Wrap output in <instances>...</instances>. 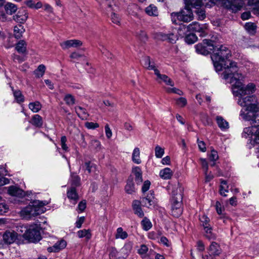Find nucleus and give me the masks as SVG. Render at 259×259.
I'll use <instances>...</instances> for the list:
<instances>
[{
	"label": "nucleus",
	"instance_id": "39",
	"mask_svg": "<svg viewBox=\"0 0 259 259\" xmlns=\"http://www.w3.org/2000/svg\"><path fill=\"white\" fill-rule=\"evenodd\" d=\"M71 187H78L80 185V179L78 176L76 174H72L71 175Z\"/></svg>",
	"mask_w": 259,
	"mask_h": 259
},
{
	"label": "nucleus",
	"instance_id": "16",
	"mask_svg": "<svg viewBox=\"0 0 259 259\" xmlns=\"http://www.w3.org/2000/svg\"><path fill=\"white\" fill-rule=\"evenodd\" d=\"M222 252L220 245L215 242H212L209 248V255L211 256L219 255Z\"/></svg>",
	"mask_w": 259,
	"mask_h": 259
},
{
	"label": "nucleus",
	"instance_id": "30",
	"mask_svg": "<svg viewBox=\"0 0 259 259\" xmlns=\"http://www.w3.org/2000/svg\"><path fill=\"white\" fill-rule=\"evenodd\" d=\"M25 31V29L23 26L19 25L18 26H16L14 28V35L16 38L19 39L22 36L23 33Z\"/></svg>",
	"mask_w": 259,
	"mask_h": 259
},
{
	"label": "nucleus",
	"instance_id": "36",
	"mask_svg": "<svg viewBox=\"0 0 259 259\" xmlns=\"http://www.w3.org/2000/svg\"><path fill=\"white\" fill-rule=\"evenodd\" d=\"M245 30L250 34H254L256 32V26L253 23H246L244 26Z\"/></svg>",
	"mask_w": 259,
	"mask_h": 259
},
{
	"label": "nucleus",
	"instance_id": "64",
	"mask_svg": "<svg viewBox=\"0 0 259 259\" xmlns=\"http://www.w3.org/2000/svg\"><path fill=\"white\" fill-rule=\"evenodd\" d=\"M12 58L14 61L18 62V63H21L24 61V59L23 57H22L19 55H16L14 54L12 56Z\"/></svg>",
	"mask_w": 259,
	"mask_h": 259
},
{
	"label": "nucleus",
	"instance_id": "12",
	"mask_svg": "<svg viewBox=\"0 0 259 259\" xmlns=\"http://www.w3.org/2000/svg\"><path fill=\"white\" fill-rule=\"evenodd\" d=\"M155 74L157 76L156 79L158 82H161L162 81L164 82L166 85H168L171 87L174 85V83L172 80L167 75L161 74L159 70H155Z\"/></svg>",
	"mask_w": 259,
	"mask_h": 259
},
{
	"label": "nucleus",
	"instance_id": "4",
	"mask_svg": "<svg viewBox=\"0 0 259 259\" xmlns=\"http://www.w3.org/2000/svg\"><path fill=\"white\" fill-rule=\"evenodd\" d=\"M39 226L35 224L29 225L26 234H23V238L31 242L39 241L41 239Z\"/></svg>",
	"mask_w": 259,
	"mask_h": 259
},
{
	"label": "nucleus",
	"instance_id": "35",
	"mask_svg": "<svg viewBox=\"0 0 259 259\" xmlns=\"http://www.w3.org/2000/svg\"><path fill=\"white\" fill-rule=\"evenodd\" d=\"M185 5L194 8L201 7L203 5V0H185Z\"/></svg>",
	"mask_w": 259,
	"mask_h": 259
},
{
	"label": "nucleus",
	"instance_id": "42",
	"mask_svg": "<svg viewBox=\"0 0 259 259\" xmlns=\"http://www.w3.org/2000/svg\"><path fill=\"white\" fill-rule=\"evenodd\" d=\"M45 66L42 64H41L39 65L38 66L37 68L34 71V74L37 77L39 78L44 75L45 72Z\"/></svg>",
	"mask_w": 259,
	"mask_h": 259
},
{
	"label": "nucleus",
	"instance_id": "2",
	"mask_svg": "<svg viewBox=\"0 0 259 259\" xmlns=\"http://www.w3.org/2000/svg\"><path fill=\"white\" fill-rule=\"evenodd\" d=\"M244 96H237L239 97L238 104L245 108V111L241 110L240 116L244 120L250 121L253 125L244 128L242 137L250 138L252 144H259V102L254 95Z\"/></svg>",
	"mask_w": 259,
	"mask_h": 259
},
{
	"label": "nucleus",
	"instance_id": "7",
	"mask_svg": "<svg viewBox=\"0 0 259 259\" xmlns=\"http://www.w3.org/2000/svg\"><path fill=\"white\" fill-rule=\"evenodd\" d=\"M200 221L205 231V236L209 240L214 239L216 235L212 232V228L209 224L210 220L206 215L200 218Z\"/></svg>",
	"mask_w": 259,
	"mask_h": 259
},
{
	"label": "nucleus",
	"instance_id": "47",
	"mask_svg": "<svg viewBox=\"0 0 259 259\" xmlns=\"http://www.w3.org/2000/svg\"><path fill=\"white\" fill-rule=\"evenodd\" d=\"M14 96L18 103L23 102L24 100V97L22 93L19 90L14 91L13 92Z\"/></svg>",
	"mask_w": 259,
	"mask_h": 259
},
{
	"label": "nucleus",
	"instance_id": "24",
	"mask_svg": "<svg viewBox=\"0 0 259 259\" xmlns=\"http://www.w3.org/2000/svg\"><path fill=\"white\" fill-rule=\"evenodd\" d=\"M27 44L24 40H19L16 45V50L20 54H25L26 52Z\"/></svg>",
	"mask_w": 259,
	"mask_h": 259
},
{
	"label": "nucleus",
	"instance_id": "25",
	"mask_svg": "<svg viewBox=\"0 0 259 259\" xmlns=\"http://www.w3.org/2000/svg\"><path fill=\"white\" fill-rule=\"evenodd\" d=\"M132 159L133 162L137 164H139L142 162L140 158V150L139 148L136 147L133 150Z\"/></svg>",
	"mask_w": 259,
	"mask_h": 259
},
{
	"label": "nucleus",
	"instance_id": "14",
	"mask_svg": "<svg viewBox=\"0 0 259 259\" xmlns=\"http://www.w3.org/2000/svg\"><path fill=\"white\" fill-rule=\"evenodd\" d=\"M154 198L153 192L150 191L147 197L143 198L140 202L143 204L144 206L149 208L154 204Z\"/></svg>",
	"mask_w": 259,
	"mask_h": 259
},
{
	"label": "nucleus",
	"instance_id": "52",
	"mask_svg": "<svg viewBox=\"0 0 259 259\" xmlns=\"http://www.w3.org/2000/svg\"><path fill=\"white\" fill-rule=\"evenodd\" d=\"M86 169L89 173L94 172L96 170V167L95 164L92 163L90 161L86 162L85 163Z\"/></svg>",
	"mask_w": 259,
	"mask_h": 259
},
{
	"label": "nucleus",
	"instance_id": "61",
	"mask_svg": "<svg viewBox=\"0 0 259 259\" xmlns=\"http://www.w3.org/2000/svg\"><path fill=\"white\" fill-rule=\"evenodd\" d=\"M9 210L8 206L4 203H0V213L3 214L8 212Z\"/></svg>",
	"mask_w": 259,
	"mask_h": 259
},
{
	"label": "nucleus",
	"instance_id": "34",
	"mask_svg": "<svg viewBox=\"0 0 259 259\" xmlns=\"http://www.w3.org/2000/svg\"><path fill=\"white\" fill-rule=\"evenodd\" d=\"M228 186L227 185V181L221 180V185L220 187V193L222 196L224 197L227 196L226 193L228 192Z\"/></svg>",
	"mask_w": 259,
	"mask_h": 259
},
{
	"label": "nucleus",
	"instance_id": "19",
	"mask_svg": "<svg viewBox=\"0 0 259 259\" xmlns=\"http://www.w3.org/2000/svg\"><path fill=\"white\" fill-rule=\"evenodd\" d=\"M67 197L71 200L74 201L73 203L75 204L78 200V195L76 192V189L74 187H71L67 191Z\"/></svg>",
	"mask_w": 259,
	"mask_h": 259
},
{
	"label": "nucleus",
	"instance_id": "45",
	"mask_svg": "<svg viewBox=\"0 0 259 259\" xmlns=\"http://www.w3.org/2000/svg\"><path fill=\"white\" fill-rule=\"evenodd\" d=\"M64 100L67 105L71 106L75 104V98L71 94H67L65 96Z\"/></svg>",
	"mask_w": 259,
	"mask_h": 259
},
{
	"label": "nucleus",
	"instance_id": "9",
	"mask_svg": "<svg viewBox=\"0 0 259 259\" xmlns=\"http://www.w3.org/2000/svg\"><path fill=\"white\" fill-rule=\"evenodd\" d=\"M82 45V42L78 39H70L60 42V45L63 50H67L70 48H77Z\"/></svg>",
	"mask_w": 259,
	"mask_h": 259
},
{
	"label": "nucleus",
	"instance_id": "44",
	"mask_svg": "<svg viewBox=\"0 0 259 259\" xmlns=\"http://www.w3.org/2000/svg\"><path fill=\"white\" fill-rule=\"evenodd\" d=\"M244 4V1L243 0H234V2L232 4V6H234L236 7L234 9H231V10L233 12H236L239 10Z\"/></svg>",
	"mask_w": 259,
	"mask_h": 259
},
{
	"label": "nucleus",
	"instance_id": "31",
	"mask_svg": "<svg viewBox=\"0 0 259 259\" xmlns=\"http://www.w3.org/2000/svg\"><path fill=\"white\" fill-rule=\"evenodd\" d=\"M9 194L12 196H20L23 195V191L15 186H10L8 189Z\"/></svg>",
	"mask_w": 259,
	"mask_h": 259
},
{
	"label": "nucleus",
	"instance_id": "32",
	"mask_svg": "<svg viewBox=\"0 0 259 259\" xmlns=\"http://www.w3.org/2000/svg\"><path fill=\"white\" fill-rule=\"evenodd\" d=\"M125 190L128 194H132L135 192V188L133 178H128L127 184L125 187Z\"/></svg>",
	"mask_w": 259,
	"mask_h": 259
},
{
	"label": "nucleus",
	"instance_id": "17",
	"mask_svg": "<svg viewBox=\"0 0 259 259\" xmlns=\"http://www.w3.org/2000/svg\"><path fill=\"white\" fill-rule=\"evenodd\" d=\"M132 173L135 176V181L138 184H141L143 181L142 172L139 166H135L132 168Z\"/></svg>",
	"mask_w": 259,
	"mask_h": 259
},
{
	"label": "nucleus",
	"instance_id": "49",
	"mask_svg": "<svg viewBox=\"0 0 259 259\" xmlns=\"http://www.w3.org/2000/svg\"><path fill=\"white\" fill-rule=\"evenodd\" d=\"M155 156L157 158H160L163 156L164 153V150L159 145H157L155 148Z\"/></svg>",
	"mask_w": 259,
	"mask_h": 259
},
{
	"label": "nucleus",
	"instance_id": "5",
	"mask_svg": "<svg viewBox=\"0 0 259 259\" xmlns=\"http://www.w3.org/2000/svg\"><path fill=\"white\" fill-rule=\"evenodd\" d=\"M172 20L177 18L178 20L185 22L191 21L193 19V14L190 8L186 5L185 7L179 12H174L171 14Z\"/></svg>",
	"mask_w": 259,
	"mask_h": 259
},
{
	"label": "nucleus",
	"instance_id": "23",
	"mask_svg": "<svg viewBox=\"0 0 259 259\" xmlns=\"http://www.w3.org/2000/svg\"><path fill=\"white\" fill-rule=\"evenodd\" d=\"M172 175V171L168 167L162 169L159 172L160 177L164 180H169L171 179Z\"/></svg>",
	"mask_w": 259,
	"mask_h": 259
},
{
	"label": "nucleus",
	"instance_id": "6",
	"mask_svg": "<svg viewBox=\"0 0 259 259\" xmlns=\"http://www.w3.org/2000/svg\"><path fill=\"white\" fill-rule=\"evenodd\" d=\"M195 47L197 53L203 55H208L210 51L215 49L213 41L207 39H204L202 43L196 45Z\"/></svg>",
	"mask_w": 259,
	"mask_h": 259
},
{
	"label": "nucleus",
	"instance_id": "15",
	"mask_svg": "<svg viewBox=\"0 0 259 259\" xmlns=\"http://www.w3.org/2000/svg\"><path fill=\"white\" fill-rule=\"evenodd\" d=\"M66 246V241L64 240H61L55 243L53 246L48 247L47 249L50 252H58L60 250L64 248Z\"/></svg>",
	"mask_w": 259,
	"mask_h": 259
},
{
	"label": "nucleus",
	"instance_id": "10",
	"mask_svg": "<svg viewBox=\"0 0 259 259\" xmlns=\"http://www.w3.org/2000/svg\"><path fill=\"white\" fill-rule=\"evenodd\" d=\"M17 238V233L14 231H7L3 235V241L7 244L13 243Z\"/></svg>",
	"mask_w": 259,
	"mask_h": 259
},
{
	"label": "nucleus",
	"instance_id": "20",
	"mask_svg": "<svg viewBox=\"0 0 259 259\" xmlns=\"http://www.w3.org/2000/svg\"><path fill=\"white\" fill-rule=\"evenodd\" d=\"M216 120L218 126L223 131L229 128V123L222 116H217L216 117Z\"/></svg>",
	"mask_w": 259,
	"mask_h": 259
},
{
	"label": "nucleus",
	"instance_id": "33",
	"mask_svg": "<svg viewBox=\"0 0 259 259\" xmlns=\"http://www.w3.org/2000/svg\"><path fill=\"white\" fill-rule=\"evenodd\" d=\"M145 11L149 16H157L158 15L157 8L153 5H150L147 7L145 9Z\"/></svg>",
	"mask_w": 259,
	"mask_h": 259
},
{
	"label": "nucleus",
	"instance_id": "53",
	"mask_svg": "<svg viewBox=\"0 0 259 259\" xmlns=\"http://www.w3.org/2000/svg\"><path fill=\"white\" fill-rule=\"evenodd\" d=\"M166 91L168 93H175V94H177L179 95H183V92L182 91H181L180 90H179L177 88H166Z\"/></svg>",
	"mask_w": 259,
	"mask_h": 259
},
{
	"label": "nucleus",
	"instance_id": "43",
	"mask_svg": "<svg viewBox=\"0 0 259 259\" xmlns=\"http://www.w3.org/2000/svg\"><path fill=\"white\" fill-rule=\"evenodd\" d=\"M141 225L143 229L145 231L150 230L152 226V223L147 218H144L141 222Z\"/></svg>",
	"mask_w": 259,
	"mask_h": 259
},
{
	"label": "nucleus",
	"instance_id": "38",
	"mask_svg": "<svg viewBox=\"0 0 259 259\" xmlns=\"http://www.w3.org/2000/svg\"><path fill=\"white\" fill-rule=\"evenodd\" d=\"M78 237L80 238L85 237L87 240H89L92 236L90 230L83 229L77 232Z\"/></svg>",
	"mask_w": 259,
	"mask_h": 259
},
{
	"label": "nucleus",
	"instance_id": "59",
	"mask_svg": "<svg viewBox=\"0 0 259 259\" xmlns=\"http://www.w3.org/2000/svg\"><path fill=\"white\" fill-rule=\"evenodd\" d=\"M200 161L204 172H207L208 169V163L205 158H200Z\"/></svg>",
	"mask_w": 259,
	"mask_h": 259
},
{
	"label": "nucleus",
	"instance_id": "27",
	"mask_svg": "<svg viewBox=\"0 0 259 259\" xmlns=\"http://www.w3.org/2000/svg\"><path fill=\"white\" fill-rule=\"evenodd\" d=\"M30 123L37 127H40L43 123L42 117L38 114H35L32 116Z\"/></svg>",
	"mask_w": 259,
	"mask_h": 259
},
{
	"label": "nucleus",
	"instance_id": "51",
	"mask_svg": "<svg viewBox=\"0 0 259 259\" xmlns=\"http://www.w3.org/2000/svg\"><path fill=\"white\" fill-rule=\"evenodd\" d=\"M176 104L181 107H185L187 104V101L186 98L181 97L176 100Z\"/></svg>",
	"mask_w": 259,
	"mask_h": 259
},
{
	"label": "nucleus",
	"instance_id": "41",
	"mask_svg": "<svg viewBox=\"0 0 259 259\" xmlns=\"http://www.w3.org/2000/svg\"><path fill=\"white\" fill-rule=\"evenodd\" d=\"M188 32H190L189 31V25H180L178 30V33L181 36H184L187 35V33Z\"/></svg>",
	"mask_w": 259,
	"mask_h": 259
},
{
	"label": "nucleus",
	"instance_id": "8",
	"mask_svg": "<svg viewBox=\"0 0 259 259\" xmlns=\"http://www.w3.org/2000/svg\"><path fill=\"white\" fill-rule=\"evenodd\" d=\"M189 31L190 32H196L199 33L201 37L205 36L207 34V26L205 24L200 25L198 22H194L189 25Z\"/></svg>",
	"mask_w": 259,
	"mask_h": 259
},
{
	"label": "nucleus",
	"instance_id": "48",
	"mask_svg": "<svg viewBox=\"0 0 259 259\" xmlns=\"http://www.w3.org/2000/svg\"><path fill=\"white\" fill-rule=\"evenodd\" d=\"M70 57L72 59L77 60H78L81 58H82L83 60H87L86 57L83 54H80L77 52H72L70 55Z\"/></svg>",
	"mask_w": 259,
	"mask_h": 259
},
{
	"label": "nucleus",
	"instance_id": "58",
	"mask_svg": "<svg viewBox=\"0 0 259 259\" xmlns=\"http://www.w3.org/2000/svg\"><path fill=\"white\" fill-rule=\"evenodd\" d=\"M85 126L88 129L94 130L98 128L99 126V125L97 123L87 122L85 123Z\"/></svg>",
	"mask_w": 259,
	"mask_h": 259
},
{
	"label": "nucleus",
	"instance_id": "11",
	"mask_svg": "<svg viewBox=\"0 0 259 259\" xmlns=\"http://www.w3.org/2000/svg\"><path fill=\"white\" fill-rule=\"evenodd\" d=\"M182 196L180 193V189L178 188V187L174 188L172 191L171 204H176L179 202L182 204Z\"/></svg>",
	"mask_w": 259,
	"mask_h": 259
},
{
	"label": "nucleus",
	"instance_id": "54",
	"mask_svg": "<svg viewBox=\"0 0 259 259\" xmlns=\"http://www.w3.org/2000/svg\"><path fill=\"white\" fill-rule=\"evenodd\" d=\"M67 141L66 137L64 136L61 138V145L62 149L65 151H68V147L67 146L66 142Z\"/></svg>",
	"mask_w": 259,
	"mask_h": 259
},
{
	"label": "nucleus",
	"instance_id": "26",
	"mask_svg": "<svg viewBox=\"0 0 259 259\" xmlns=\"http://www.w3.org/2000/svg\"><path fill=\"white\" fill-rule=\"evenodd\" d=\"M161 36V38L163 40H168L169 42L174 44L176 40L178 39L177 35H175L174 33H168L165 34L161 33L159 34Z\"/></svg>",
	"mask_w": 259,
	"mask_h": 259
},
{
	"label": "nucleus",
	"instance_id": "57",
	"mask_svg": "<svg viewBox=\"0 0 259 259\" xmlns=\"http://www.w3.org/2000/svg\"><path fill=\"white\" fill-rule=\"evenodd\" d=\"M233 2L234 0H223V5L228 9H234L236 7L232 5Z\"/></svg>",
	"mask_w": 259,
	"mask_h": 259
},
{
	"label": "nucleus",
	"instance_id": "62",
	"mask_svg": "<svg viewBox=\"0 0 259 259\" xmlns=\"http://www.w3.org/2000/svg\"><path fill=\"white\" fill-rule=\"evenodd\" d=\"M197 143L199 150L203 152H205L206 148L205 143L203 141L198 140Z\"/></svg>",
	"mask_w": 259,
	"mask_h": 259
},
{
	"label": "nucleus",
	"instance_id": "18",
	"mask_svg": "<svg viewBox=\"0 0 259 259\" xmlns=\"http://www.w3.org/2000/svg\"><path fill=\"white\" fill-rule=\"evenodd\" d=\"M171 205V214L175 217H179L183 212L182 204L180 202Z\"/></svg>",
	"mask_w": 259,
	"mask_h": 259
},
{
	"label": "nucleus",
	"instance_id": "21",
	"mask_svg": "<svg viewBox=\"0 0 259 259\" xmlns=\"http://www.w3.org/2000/svg\"><path fill=\"white\" fill-rule=\"evenodd\" d=\"M28 16L24 11L22 12L19 11L18 13L13 16L15 21L20 23H23L26 21Z\"/></svg>",
	"mask_w": 259,
	"mask_h": 259
},
{
	"label": "nucleus",
	"instance_id": "22",
	"mask_svg": "<svg viewBox=\"0 0 259 259\" xmlns=\"http://www.w3.org/2000/svg\"><path fill=\"white\" fill-rule=\"evenodd\" d=\"M75 110L78 117L82 120L87 119L89 116L86 109L80 106L76 107Z\"/></svg>",
	"mask_w": 259,
	"mask_h": 259
},
{
	"label": "nucleus",
	"instance_id": "28",
	"mask_svg": "<svg viewBox=\"0 0 259 259\" xmlns=\"http://www.w3.org/2000/svg\"><path fill=\"white\" fill-rule=\"evenodd\" d=\"M136 37L141 41L145 42L148 39V36L145 30H139L136 32Z\"/></svg>",
	"mask_w": 259,
	"mask_h": 259
},
{
	"label": "nucleus",
	"instance_id": "55",
	"mask_svg": "<svg viewBox=\"0 0 259 259\" xmlns=\"http://www.w3.org/2000/svg\"><path fill=\"white\" fill-rule=\"evenodd\" d=\"M196 13L198 16V19L203 20L205 18V12L203 9H197Z\"/></svg>",
	"mask_w": 259,
	"mask_h": 259
},
{
	"label": "nucleus",
	"instance_id": "13",
	"mask_svg": "<svg viewBox=\"0 0 259 259\" xmlns=\"http://www.w3.org/2000/svg\"><path fill=\"white\" fill-rule=\"evenodd\" d=\"M141 202L140 201L135 200L132 203V207L134 212L139 218H143L144 216V213L141 208Z\"/></svg>",
	"mask_w": 259,
	"mask_h": 259
},
{
	"label": "nucleus",
	"instance_id": "60",
	"mask_svg": "<svg viewBox=\"0 0 259 259\" xmlns=\"http://www.w3.org/2000/svg\"><path fill=\"white\" fill-rule=\"evenodd\" d=\"M28 226H24V225H19L17 227V231L20 234H26L27 231Z\"/></svg>",
	"mask_w": 259,
	"mask_h": 259
},
{
	"label": "nucleus",
	"instance_id": "40",
	"mask_svg": "<svg viewBox=\"0 0 259 259\" xmlns=\"http://www.w3.org/2000/svg\"><path fill=\"white\" fill-rule=\"evenodd\" d=\"M127 233L123 230L121 227L118 228L116 230V233L115 235L116 239H125L127 237Z\"/></svg>",
	"mask_w": 259,
	"mask_h": 259
},
{
	"label": "nucleus",
	"instance_id": "50",
	"mask_svg": "<svg viewBox=\"0 0 259 259\" xmlns=\"http://www.w3.org/2000/svg\"><path fill=\"white\" fill-rule=\"evenodd\" d=\"M209 158L210 161H213V163L211 164V165L214 166L215 165L214 162L219 158L218 152L214 150H212L211 151V154L209 156Z\"/></svg>",
	"mask_w": 259,
	"mask_h": 259
},
{
	"label": "nucleus",
	"instance_id": "63",
	"mask_svg": "<svg viewBox=\"0 0 259 259\" xmlns=\"http://www.w3.org/2000/svg\"><path fill=\"white\" fill-rule=\"evenodd\" d=\"M91 145L95 149H99L100 148L101 144L100 142L97 140H93L91 141Z\"/></svg>",
	"mask_w": 259,
	"mask_h": 259
},
{
	"label": "nucleus",
	"instance_id": "29",
	"mask_svg": "<svg viewBox=\"0 0 259 259\" xmlns=\"http://www.w3.org/2000/svg\"><path fill=\"white\" fill-rule=\"evenodd\" d=\"M4 8L6 13L9 15H12L15 13L17 10V6L11 3H6Z\"/></svg>",
	"mask_w": 259,
	"mask_h": 259
},
{
	"label": "nucleus",
	"instance_id": "46",
	"mask_svg": "<svg viewBox=\"0 0 259 259\" xmlns=\"http://www.w3.org/2000/svg\"><path fill=\"white\" fill-rule=\"evenodd\" d=\"M197 37L196 35L193 33H190L186 35L185 41L187 44H191L196 41Z\"/></svg>",
	"mask_w": 259,
	"mask_h": 259
},
{
	"label": "nucleus",
	"instance_id": "56",
	"mask_svg": "<svg viewBox=\"0 0 259 259\" xmlns=\"http://www.w3.org/2000/svg\"><path fill=\"white\" fill-rule=\"evenodd\" d=\"M111 19L113 23L117 25H120V19L118 15L114 13H113L111 14Z\"/></svg>",
	"mask_w": 259,
	"mask_h": 259
},
{
	"label": "nucleus",
	"instance_id": "37",
	"mask_svg": "<svg viewBox=\"0 0 259 259\" xmlns=\"http://www.w3.org/2000/svg\"><path fill=\"white\" fill-rule=\"evenodd\" d=\"M29 108L33 112H37L41 108V105L38 101L30 103L28 105Z\"/></svg>",
	"mask_w": 259,
	"mask_h": 259
},
{
	"label": "nucleus",
	"instance_id": "1",
	"mask_svg": "<svg viewBox=\"0 0 259 259\" xmlns=\"http://www.w3.org/2000/svg\"><path fill=\"white\" fill-rule=\"evenodd\" d=\"M215 52L211 58L216 71H225L223 73V78L232 86L233 94L235 96L250 95L256 90L255 85L248 83L244 87L243 83L244 76L239 71L236 62L229 60L231 56L230 50L225 46L217 48L214 46Z\"/></svg>",
	"mask_w": 259,
	"mask_h": 259
},
{
	"label": "nucleus",
	"instance_id": "3",
	"mask_svg": "<svg viewBox=\"0 0 259 259\" xmlns=\"http://www.w3.org/2000/svg\"><path fill=\"white\" fill-rule=\"evenodd\" d=\"M47 204L48 202L46 201H34L32 205H29L22 209L21 214L26 218L35 217L44 212L45 208L44 206Z\"/></svg>",
	"mask_w": 259,
	"mask_h": 259
}]
</instances>
